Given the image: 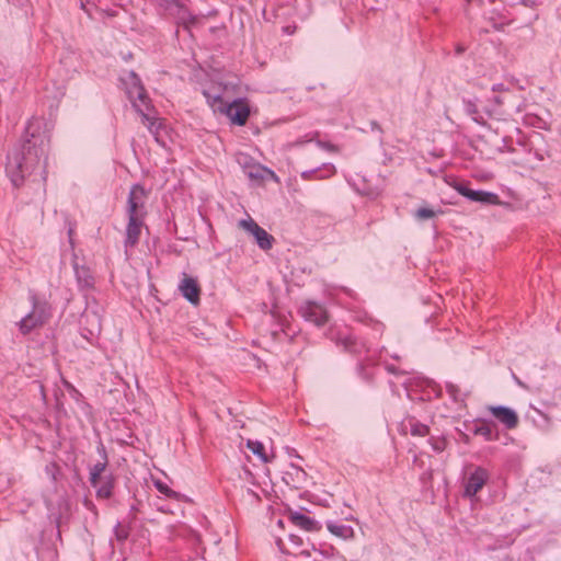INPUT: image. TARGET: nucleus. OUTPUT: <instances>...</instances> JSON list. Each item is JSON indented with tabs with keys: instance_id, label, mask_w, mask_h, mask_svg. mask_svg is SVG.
Wrapping results in <instances>:
<instances>
[{
	"instance_id": "obj_1",
	"label": "nucleus",
	"mask_w": 561,
	"mask_h": 561,
	"mask_svg": "<svg viewBox=\"0 0 561 561\" xmlns=\"http://www.w3.org/2000/svg\"><path fill=\"white\" fill-rule=\"evenodd\" d=\"M50 136L44 118L32 117L24 130L21 145L8 156L5 171L14 187L33 176V183L41 186L46 182V153Z\"/></svg>"
},
{
	"instance_id": "obj_2",
	"label": "nucleus",
	"mask_w": 561,
	"mask_h": 561,
	"mask_svg": "<svg viewBox=\"0 0 561 561\" xmlns=\"http://www.w3.org/2000/svg\"><path fill=\"white\" fill-rule=\"evenodd\" d=\"M133 84L128 89V96L133 103L134 108L141 115L142 123L148 127L149 131L156 136L158 140L159 129L162 126L161 122L150 116L151 101L140 82L139 77L134 71L130 72Z\"/></svg>"
},
{
	"instance_id": "obj_3",
	"label": "nucleus",
	"mask_w": 561,
	"mask_h": 561,
	"mask_svg": "<svg viewBox=\"0 0 561 561\" xmlns=\"http://www.w3.org/2000/svg\"><path fill=\"white\" fill-rule=\"evenodd\" d=\"M30 300L32 304L31 312L18 322L19 330L23 335L42 327L50 317V308L46 301L38 300L35 294H31Z\"/></svg>"
},
{
	"instance_id": "obj_4",
	"label": "nucleus",
	"mask_w": 561,
	"mask_h": 561,
	"mask_svg": "<svg viewBox=\"0 0 561 561\" xmlns=\"http://www.w3.org/2000/svg\"><path fill=\"white\" fill-rule=\"evenodd\" d=\"M276 545L283 553L291 556L296 560L308 561L311 557L309 543H305L298 535L289 534L287 540L278 538Z\"/></svg>"
},
{
	"instance_id": "obj_5",
	"label": "nucleus",
	"mask_w": 561,
	"mask_h": 561,
	"mask_svg": "<svg viewBox=\"0 0 561 561\" xmlns=\"http://www.w3.org/2000/svg\"><path fill=\"white\" fill-rule=\"evenodd\" d=\"M147 198V192L140 184H134L128 194L127 198V216L130 217H142L147 215L145 202Z\"/></svg>"
},
{
	"instance_id": "obj_6",
	"label": "nucleus",
	"mask_w": 561,
	"mask_h": 561,
	"mask_svg": "<svg viewBox=\"0 0 561 561\" xmlns=\"http://www.w3.org/2000/svg\"><path fill=\"white\" fill-rule=\"evenodd\" d=\"M490 478L489 471L483 467H474L463 483V496L472 499L486 484Z\"/></svg>"
},
{
	"instance_id": "obj_7",
	"label": "nucleus",
	"mask_w": 561,
	"mask_h": 561,
	"mask_svg": "<svg viewBox=\"0 0 561 561\" xmlns=\"http://www.w3.org/2000/svg\"><path fill=\"white\" fill-rule=\"evenodd\" d=\"M239 226L254 237L260 249L264 251L272 249L274 237L260 227L252 218L240 220Z\"/></svg>"
},
{
	"instance_id": "obj_8",
	"label": "nucleus",
	"mask_w": 561,
	"mask_h": 561,
	"mask_svg": "<svg viewBox=\"0 0 561 561\" xmlns=\"http://www.w3.org/2000/svg\"><path fill=\"white\" fill-rule=\"evenodd\" d=\"M250 106L245 99H236L225 105L221 113L226 114L232 124L243 126L250 116Z\"/></svg>"
},
{
	"instance_id": "obj_9",
	"label": "nucleus",
	"mask_w": 561,
	"mask_h": 561,
	"mask_svg": "<svg viewBox=\"0 0 561 561\" xmlns=\"http://www.w3.org/2000/svg\"><path fill=\"white\" fill-rule=\"evenodd\" d=\"M299 314L306 320L317 327L324 325L329 320L327 309L316 301L304 302L298 310Z\"/></svg>"
},
{
	"instance_id": "obj_10",
	"label": "nucleus",
	"mask_w": 561,
	"mask_h": 561,
	"mask_svg": "<svg viewBox=\"0 0 561 561\" xmlns=\"http://www.w3.org/2000/svg\"><path fill=\"white\" fill-rule=\"evenodd\" d=\"M455 190L460 195L472 202H478L484 205H499L501 203L497 194L482 190L474 191L462 183L456 184Z\"/></svg>"
},
{
	"instance_id": "obj_11",
	"label": "nucleus",
	"mask_w": 561,
	"mask_h": 561,
	"mask_svg": "<svg viewBox=\"0 0 561 561\" xmlns=\"http://www.w3.org/2000/svg\"><path fill=\"white\" fill-rule=\"evenodd\" d=\"M117 478L113 472L101 476L94 483H90L95 490L99 500H108L114 494Z\"/></svg>"
},
{
	"instance_id": "obj_12",
	"label": "nucleus",
	"mask_w": 561,
	"mask_h": 561,
	"mask_svg": "<svg viewBox=\"0 0 561 561\" xmlns=\"http://www.w3.org/2000/svg\"><path fill=\"white\" fill-rule=\"evenodd\" d=\"M179 290L182 296L192 305L199 304L201 287L195 278L184 274L182 280L179 284Z\"/></svg>"
},
{
	"instance_id": "obj_13",
	"label": "nucleus",
	"mask_w": 561,
	"mask_h": 561,
	"mask_svg": "<svg viewBox=\"0 0 561 561\" xmlns=\"http://www.w3.org/2000/svg\"><path fill=\"white\" fill-rule=\"evenodd\" d=\"M96 451L100 455L101 459L89 468L90 483H94L96 479H99L101 476L112 472L111 470L107 469L108 456L106 448L102 442H100L99 445L96 446Z\"/></svg>"
},
{
	"instance_id": "obj_14",
	"label": "nucleus",
	"mask_w": 561,
	"mask_h": 561,
	"mask_svg": "<svg viewBox=\"0 0 561 561\" xmlns=\"http://www.w3.org/2000/svg\"><path fill=\"white\" fill-rule=\"evenodd\" d=\"M490 413L502 423L507 430L516 428L519 422L517 413L507 407H489Z\"/></svg>"
},
{
	"instance_id": "obj_15",
	"label": "nucleus",
	"mask_w": 561,
	"mask_h": 561,
	"mask_svg": "<svg viewBox=\"0 0 561 561\" xmlns=\"http://www.w3.org/2000/svg\"><path fill=\"white\" fill-rule=\"evenodd\" d=\"M144 225L145 218L133 216L128 217L126 237L124 241L125 248H134L136 244H138Z\"/></svg>"
},
{
	"instance_id": "obj_16",
	"label": "nucleus",
	"mask_w": 561,
	"mask_h": 561,
	"mask_svg": "<svg viewBox=\"0 0 561 561\" xmlns=\"http://www.w3.org/2000/svg\"><path fill=\"white\" fill-rule=\"evenodd\" d=\"M335 172L336 169L334 164L323 163L321 167L301 172L300 176L305 181L325 180L333 176Z\"/></svg>"
},
{
	"instance_id": "obj_17",
	"label": "nucleus",
	"mask_w": 561,
	"mask_h": 561,
	"mask_svg": "<svg viewBox=\"0 0 561 561\" xmlns=\"http://www.w3.org/2000/svg\"><path fill=\"white\" fill-rule=\"evenodd\" d=\"M73 270L80 289H91L94 287V276L88 266L79 265L78 262H75Z\"/></svg>"
},
{
	"instance_id": "obj_18",
	"label": "nucleus",
	"mask_w": 561,
	"mask_h": 561,
	"mask_svg": "<svg viewBox=\"0 0 561 561\" xmlns=\"http://www.w3.org/2000/svg\"><path fill=\"white\" fill-rule=\"evenodd\" d=\"M341 342L347 352L356 355H360L362 353H366L368 351L366 342L353 334L344 336Z\"/></svg>"
},
{
	"instance_id": "obj_19",
	"label": "nucleus",
	"mask_w": 561,
	"mask_h": 561,
	"mask_svg": "<svg viewBox=\"0 0 561 561\" xmlns=\"http://www.w3.org/2000/svg\"><path fill=\"white\" fill-rule=\"evenodd\" d=\"M290 520L295 526L307 531H318L321 528L317 520L298 512L290 515Z\"/></svg>"
},
{
	"instance_id": "obj_20",
	"label": "nucleus",
	"mask_w": 561,
	"mask_h": 561,
	"mask_svg": "<svg viewBox=\"0 0 561 561\" xmlns=\"http://www.w3.org/2000/svg\"><path fill=\"white\" fill-rule=\"evenodd\" d=\"M328 530L342 539H351L354 537V529L352 526L335 523V522H327Z\"/></svg>"
},
{
	"instance_id": "obj_21",
	"label": "nucleus",
	"mask_w": 561,
	"mask_h": 561,
	"mask_svg": "<svg viewBox=\"0 0 561 561\" xmlns=\"http://www.w3.org/2000/svg\"><path fill=\"white\" fill-rule=\"evenodd\" d=\"M203 95L205 96L208 105L215 111L220 112L226 105L221 94L219 92H213L211 90H203Z\"/></svg>"
},
{
	"instance_id": "obj_22",
	"label": "nucleus",
	"mask_w": 561,
	"mask_h": 561,
	"mask_svg": "<svg viewBox=\"0 0 561 561\" xmlns=\"http://www.w3.org/2000/svg\"><path fill=\"white\" fill-rule=\"evenodd\" d=\"M408 425L410 426V432L413 436L424 437L430 433V427L415 419H410L408 421Z\"/></svg>"
},
{
	"instance_id": "obj_23",
	"label": "nucleus",
	"mask_w": 561,
	"mask_h": 561,
	"mask_svg": "<svg viewBox=\"0 0 561 561\" xmlns=\"http://www.w3.org/2000/svg\"><path fill=\"white\" fill-rule=\"evenodd\" d=\"M247 446L248 448L254 454L256 455L263 462H268L270 459L267 457V455L265 454V448H264V445L259 442V440H251L249 439L247 442Z\"/></svg>"
},
{
	"instance_id": "obj_24",
	"label": "nucleus",
	"mask_w": 561,
	"mask_h": 561,
	"mask_svg": "<svg viewBox=\"0 0 561 561\" xmlns=\"http://www.w3.org/2000/svg\"><path fill=\"white\" fill-rule=\"evenodd\" d=\"M465 108H466V112L468 115L471 116V118L480 124V125H485V121L483 118V116L480 114L479 110H478V106L474 102L472 101H467L465 103Z\"/></svg>"
},
{
	"instance_id": "obj_25",
	"label": "nucleus",
	"mask_w": 561,
	"mask_h": 561,
	"mask_svg": "<svg viewBox=\"0 0 561 561\" xmlns=\"http://www.w3.org/2000/svg\"><path fill=\"white\" fill-rule=\"evenodd\" d=\"M153 484L161 494L169 499L179 500L181 496L179 492L169 488L168 484L162 482L161 480H156Z\"/></svg>"
},
{
	"instance_id": "obj_26",
	"label": "nucleus",
	"mask_w": 561,
	"mask_h": 561,
	"mask_svg": "<svg viewBox=\"0 0 561 561\" xmlns=\"http://www.w3.org/2000/svg\"><path fill=\"white\" fill-rule=\"evenodd\" d=\"M290 469L293 471H286V476L293 477L294 482L304 483L307 480V473L302 468L290 465Z\"/></svg>"
},
{
	"instance_id": "obj_27",
	"label": "nucleus",
	"mask_w": 561,
	"mask_h": 561,
	"mask_svg": "<svg viewBox=\"0 0 561 561\" xmlns=\"http://www.w3.org/2000/svg\"><path fill=\"white\" fill-rule=\"evenodd\" d=\"M442 213L443 211L440 209L436 211L428 207H420L415 210L414 217L419 220H427V219L435 217L437 214H442Z\"/></svg>"
},
{
	"instance_id": "obj_28",
	"label": "nucleus",
	"mask_w": 561,
	"mask_h": 561,
	"mask_svg": "<svg viewBox=\"0 0 561 561\" xmlns=\"http://www.w3.org/2000/svg\"><path fill=\"white\" fill-rule=\"evenodd\" d=\"M114 535L118 541L123 542L129 536V528L123 526L121 523H117L116 526L114 527Z\"/></svg>"
},
{
	"instance_id": "obj_29",
	"label": "nucleus",
	"mask_w": 561,
	"mask_h": 561,
	"mask_svg": "<svg viewBox=\"0 0 561 561\" xmlns=\"http://www.w3.org/2000/svg\"><path fill=\"white\" fill-rule=\"evenodd\" d=\"M431 445L433 447V449L437 453H440L445 449L446 447V440L443 439V438H432L431 439Z\"/></svg>"
},
{
	"instance_id": "obj_30",
	"label": "nucleus",
	"mask_w": 561,
	"mask_h": 561,
	"mask_svg": "<svg viewBox=\"0 0 561 561\" xmlns=\"http://www.w3.org/2000/svg\"><path fill=\"white\" fill-rule=\"evenodd\" d=\"M357 370H358L359 376L364 380H366V381H370L371 380L373 374L366 369V367H365V365L363 363L358 364Z\"/></svg>"
},
{
	"instance_id": "obj_31",
	"label": "nucleus",
	"mask_w": 561,
	"mask_h": 561,
	"mask_svg": "<svg viewBox=\"0 0 561 561\" xmlns=\"http://www.w3.org/2000/svg\"><path fill=\"white\" fill-rule=\"evenodd\" d=\"M358 320H359V321H367L366 323H367L368 325H373V327H374V329H375L376 331H378V332H381V330H382V323H380V322H378V321H375V320H373L371 318H369V317H367V316H365V319L358 318Z\"/></svg>"
},
{
	"instance_id": "obj_32",
	"label": "nucleus",
	"mask_w": 561,
	"mask_h": 561,
	"mask_svg": "<svg viewBox=\"0 0 561 561\" xmlns=\"http://www.w3.org/2000/svg\"><path fill=\"white\" fill-rule=\"evenodd\" d=\"M479 433L485 435V436H490L491 435V430L489 427H480L479 428Z\"/></svg>"
},
{
	"instance_id": "obj_33",
	"label": "nucleus",
	"mask_w": 561,
	"mask_h": 561,
	"mask_svg": "<svg viewBox=\"0 0 561 561\" xmlns=\"http://www.w3.org/2000/svg\"><path fill=\"white\" fill-rule=\"evenodd\" d=\"M370 126H371L373 130L381 131V127H380V125L377 122H371Z\"/></svg>"
},
{
	"instance_id": "obj_34",
	"label": "nucleus",
	"mask_w": 561,
	"mask_h": 561,
	"mask_svg": "<svg viewBox=\"0 0 561 561\" xmlns=\"http://www.w3.org/2000/svg\"><path fill=\"white\" fill-rule=\"evenodd\" d=\"M492 90L495 92V91H503L504 90V85L502 83H499V84H494L492 87Z\"/></svg>"
},
{
	"instance_id": "obj_35",
	"label": "nucleus",
	"mask_w": 561,
	"mask_h": 561,
	"mask_svg": "<svg viewBox=\"0 0 561 561\" xmlns=\"http://www.w3.org/2000/svg\"><path fill=\"white\" fill-rule=\"evenodd\" d=\"M64 385L68 390L77 392L76 388L70 382L65 380Z\"/></svg>"
},
{
	"instance_id": "obj_36",
	"label": "nucleus",
	"mask_w": 561,
	"mask_h": 561,
	"mask_svg": "<svg viewBox=\"0 0 561 561\" xmlns=\"http://www.w3.org/2000/svg\"><path fill=\"white\" fill-rule=\"evenodd\" d=\"M493 101H494V103H496L497 105H502V103H503V101H502V99H501L500 96H494V98H493Z\"/></svg>"
},
{
	"instance_id": "obj_37",
	"label": "nucleus",
	"mask_w": 561,
	"mask_h": 561,
	"mask_svg": "<svg viewBox=\"0 0 561 561\" xmlns=\"http://www.w3.org/2000/svg\"><path fill=\"white\" fill-rule=\"evenodd\" d=\"M323 147L329 149V150H335V146L331 145V144H324Z\"/></svg>"
},
{
	"instance_id": "obj_38",
	"label": "nucleus",
	"mask_w": 561,
	"mask_h": 561,
	"mask_svg": "<svg viewBox=\"0 0 561 561\" xmlns=\"http://www.w3.org/2000/svg\"><path fill=\"white\" fill-rule=\"evenodd\" d=\"M463 51H465V48H463L462 46H457V48H456V53H457L458 55L462 54Z\"/></svg>"
},
{
	"instance_id": "obj_39",
	"label": "nucleus",
	"mask_w": 561,
	"mask_h": 561,
	"mask_svg": "<svg viewBox=\"0 0 561 561\" xmlns=\"http://www.w3.org/2000/svg\"><path fill=\"white\" fill-rule=\"evenodd\" d=\"M249 175H250L251 178H254V179H260V178H262V176H261V174H259V173H254V172H250V173H249Z\"/></svg>"
},
{
	"instance_id": "obj_40",
	"label": "nucleus",
	"mask_w": 561,
	"mask_h": 561,
	"mask_svg": "<svg viewBox=\"0 0 561 561\" xmlns=\"http://www.w3.org/2000/svg\"><path fill=\"white\" fill-rule=\"evenodd\" d=\"M504 24H505V23H502L500 26H497L496 24H494L493 26H494V28H496V30H502V27H503V25H504Z\"/></svg>"
},
{
	"instance_id": "obj_41",
	"label": "nucleus",
	"mask_w": 561,
	"mask_h": 561,
	"mask_svg": "<svg viewBox=\"0 0 561 561\" xmlns=\"http://www.w3.org/2000/svg\"><path fill=\"white\" fill-rule=\"evenodd\" d=\"M85 505H87L88 507H94L93 503H92V502H90V501L85 502Z\"/></svg>"
},
{
	"instance_id": "obj_42",
	"label": "nucleus",
	"mask_w": 561,
	"mask_h": 561,
	"mask_svg": "<svg viewBox=\"0 0 561 561\" xmlns=\"http://www.w3.org/2000/svg\"><path fill=\"white\" fill-rule=\"evenodd\" d=\"M389 371L394 373V368L392 366L388 367Z\"/></svg>"
},
{
	"instance_id": "obj_43",
	"label": "nucleus",
	"mask_w": 561,
	"mask_h": 561,
	"mask_svg": "<svg viewBox=\"0 0 561 561\" xmlns=\"http://www.w3.org/2000/svg\"><path fill=\"white\" fill-rule=\"evenodd\" d=\"M68 233H69V237L71 238V234H72V228H69Z\"/></svg>"
},
{
	"instance_id": "obj_44",
	"label": "nucleus",
	"mask_w": 561,
	"mask_h": 561,
	"mask_svg": "<svg viewBox=\"0 0 561 561\" xmlns=\"http://www.w3.org/2000/svg\"><path fill=\"white\" fill-rule=\"evenodd\" d=\"M402 427H403V424H402V423H400V426H399V431H400V433H402Z\"/></svg>"
},
{
	"instance_id": "obj_45",
	"label": "nucleus",
	"mask_w": 561,
	"mask_h": 561,
	"mask_svg": "<svg viewBox=\"0 0 561 561\" xmlns=\"http://www.w3.org/2000/svg\"><path fill=\"white\" fill-rule=\"evenodd\" d=\"M89 334L93 337L94 336V332L92 330L89 331Z\"/></svg>"
}]
</instances>
